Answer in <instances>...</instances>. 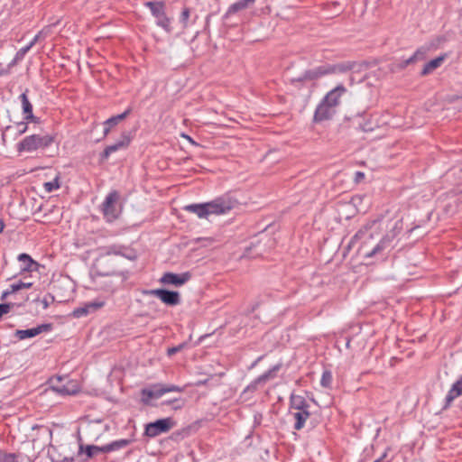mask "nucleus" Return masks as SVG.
Instances as JSON below:
<instances>
[{
	"label": "nucleus",
	"instance_id": "nucleus-28",
	"mask_svg": "<svg viewBox=\"0 0 462 462\" xmlns=\"http://www.w3.org/2000/svg\"><path fill=\"white\" fill-rule=\"evenodd\" d=\"M255 0H240L233 4L227 10L226 14L230 15L236 12L245 9L249 5L253 4Z\"/></svg>",
	"mask_w": 462,
	"mask_h": 462
},
{
	"label": "nucleus",
	"instance_id": "nucleus-49",
	"mask_svg": "<svg viewBox=\"0 0 462 462\" xmlns=\"http://www.w3.org/2000/svg\"><path fill=\"white\" fill-rule=\"evenodd\" d=\"M385 457H386V454H383L381 457H379L378 459L374 460V462H381Z\"/></svg>",
	"mask_w": 462,
	"mask_h": 462
},
{
	"label": "nucleus",
	"instance_id": "nucleus-36",
	"mask_svg": "<svg viewBox=\"0 0 462 462\" xmlns=\"http://www.w3.org/2000/svg\"><path fill=\"white\" fill-rule=\"evenodd\" d=\"M44 188H45L46 191L51 192L55 189H58L60 188V184H59L58 180H55L53 181H49V182L44 183Z\"/></svg>",
	"mask_w": 462,
	"mask_h": 462
},
{
	"label": "nucleus",
	"instance_id": "nucleus-40",
	"mask_svg": "<svg viewBox=\"0 0 462 462\" xmlns=\"http://www.w3.org/2000/svg\"><path fill=\"white\" fill-rule=\"evenodd\" d=\"M51 462H73L74 458L72 457H64L62 458L55 457L53 456L51 457Z\"/></svg>",
	"mask_w": 462,
	"mask_h": 462
},
{
	"label": "nucleus",
	"instance_id": "nucleus-6",
	"mask_svg": "<svg viewBox=\"0 0 462 462\" xmlns=\"http://www.w3.org/2000/svg\"><path fill=\"white\" fill-rule=\"evenodd\" d=\"M210 216H221L229 213L236 206V200L228 195L217 197L207 202Z\"/></svg>",
	"mask_w": 462,
	"mask_h": 462
},
{
	"label": "nucleus",
	"instance_id": "nucleus-17",
	"mask_svg": "<svg viewBox=\"0 0 462 462\" xmlns=\"http://www.w3.org/2000/svg\"><path fill=\"white\" fill-rule=\"evenodd\" d=\"M145 5L150 8L152 14L158 18V23L166 28L169 21L164 16L163 4L161 2H147Z\"/></svg>",
	"mask_w": 462,
	"mask_h": 462
},
{
	"label": "nucleus",
	"instance_id": "nucleus-4",
	"mask_svg": "<svg viewBox=\"0 0 462 462\" xmlns=\"http://www.w3.org/2000/svg\"><path fill=\"white\" fill-rule=\"evenodd\" d=\"M50 385L53 392L60 395H75L80 391L79 383L68 376H55L50 380Z\"/></svg>",
	"mask_w": 462,
	"mask_h": 462
},
{
	"label": "nucleus",
	"instance_id": "nucleus-13",
	"mask_svg": "<svg viewBox=\"0 0 462 462\" xmlns=\"http://www.w3.org/2000/svg\"><path fill=\"white\" fill-rule=\"evenodd\" d=\"M191 279V273L185 272L181 273H165L160 278V282L163 284H171L176 287H180Z\"/></svg>",
	"mask_w": 462,
	"mask_h": 462
},
{
	"label": "nucleus",
	"instance_id": "nucleus-9",
	"mask_svg": "<svg viewBox=\"0 0 462 462\" xmlns=\"http://www.w3.org/2000/svg\"><path fill=\"white\" fill-rule=\"evenodd\" d=\"M380 223L378 220H373L362 226L353 236L352 242L360 241L363 246L370 240H373L379 234Z\"/></svg>",
	"mask_w": 462,
	"mask_h": 462
},
{
	"label": "nucleus",
	"instance_id": "nucleus-39",
	"mask_svg": "<svg viewBox=\"0 0 462 462\" xmlns=\"http://www.w3.org/2000/svg\"><path fill=\"white\" fill-rule=\"evenodd\" d=\"M132 112V108L129 106L126 108L122 114L117 116H114V118L119 123L120 121L125 119L127 116Z\"/></svg>",
	"mask_w": 462,
	"mask_h": 462
},
{
	"label": "nucleus",
	"instance_id": "nucleus-27",
	"mask_svg": "<svg viewBox=\"0 0 462 462\" xmlns=\"http://www.w3.org/2000/svg\"><path fill=\"white\" fill-rule=\"evenodd\" d=\"M142 393L150 399H159L165 394L164 384H154L149 389H143Z\"/></svg>",
	"mask_w": 462,
	"mask_h": 462
},
{
	"label": "nucleus",
	"instance_id": "nucleus-43",
	"mask_svg": "<svg viewBox=\"0 0 462 462\" xmlns=\"http://www.w3.org/2000/svg\"><path fill=\"white\" fill-rule=\"evenodd\" d=\"M181 347H182V346L180 345L178 346H172V347L168 348V350H167L168 356H173L174 354L179 352L181 349Z\"/></svg>",
	"mask_w": 462,
	"mask_h": 462
},
{
	"label": "nucleus",
	"instance_id": "nucleus-45",
	"mask_svg": "<svg viewBox=\"0 0 462 462\" xmlns=\"http://www.w3.org/2000/svg\"><path fill=\"white\" fill-rule=\"evenodd\" d=\"M13 292H10V289L3 291L2 295H1V300H4L8 295H10Z\"/></svg>",
	"mask_w": 462,
	"mask_h": 462
},
{
	"label": "nucleus",
	"instance_id": "nucleus-20",
	"mask_svg": "<svg viewBox=\"0 0 462 462\" xmlns=\"http://www.w3.org/2000/svg\"><path fill=\"white\" fill-rule=\"evenodd\" d=\"M428 49L425 47L419 48L409 59L400 61L396 66L398 69H404L410 64H413L426 58Z\"/></svg>",
	"mask_w": 462,
	"mask_h": 462
},
{
	"label": "nucleus",
	"instance_id": "nucleus-26",
	"mask_svg": "<svg viewBox=\"0 0 462 462\" xmlns=\"http://www.w3.org/2000/svg\"><path fill=\"white\" fill-rule=\"evenodd\" d=\"M446 57H447V55L444 54V55L439 56V57L431 60L430 61L427 62L424 65L420 74L422 76H426V75L433 72L435 69H437L438 68H439L441 66L443 61L446 60Z\"/></svg>",
	"mask_w": 462,
	"mask_h": 462
},
{
	"label": "nucleus",
	"instance_id": "nucleus-1",
	"mask_svg": "<svg viewBox=\"0 0 462 462\" xmlns=\"http://www.w3.org/2000/svg\"><path fill=\"white\" fill-rule=\"evenodd\" d=\"M330 73H342L344 75V80L337 87L363 84L367 77L366 67H358L356 69L355 66L346 67L345 65L338 64L314 68L306 71L304 78L312 80Z\"/></svg>",
	"mask_w": 462,
	"mask_h": 462
},
{
	"label": "nucleus",
	"instance_id": "nucleus-14",
	"mask_svg": "<svg viewBox=\"0 0 462 462\" xmlns=\"http://www.w3.org/2000/svg\"><path fill=\"white\" fill-rule=\"evenodd\" d=\"M106 304V300L102 298H97L92 301L86 302L82 307L77 308L73 310L75 318H81L90 313H94Z\"/></svg>",
	"mask_w": 462,
	"mask_h": 462
},
{
	"label": "nucleus",
	"instance_id": "nucleus-3",
	"mask_svg": "<svg viewBox=\"0 0 462 462\" xmlns=\"http://www.w3.org/2000/svg\"><path fill=\"white\" fill-rule=\"evenodd\" d=\"M53 138L49 134H32L24 137L17 144L19 152H32L39 149H44L51 144Z\"/></svg>",
	"mask_w": 462,
	"mask_h": 462
},
{
	"label": "nucleus",
	"instance_id": "nucleus-34",
	"mask_svg": "<svg viewBox=\"0 0 462 462\" xmlns=\"http://www.w3.org/2000/svg\"><path fill=\"white\" fill-rule=\"evenodd\" d=\"M0 462H18V460L15 454L0 451Z\"/></svg>",
	"mask_w": 462,
	"mask_h": 462
},
{
	"label": "nucleus",
	"instance_id": "nucleus-18",
	"mask_svg": "<svg viewBox=\"0 0 462 462\" xmlns=\"http://www.w3.org/2000/svg\"><path fill=\"white\" fill-rule=\"evenodd\" d=\"M184 210L195 214L199 218L201 219H208L210 217L207 202L187 205L184 207Z\"/></svg>",
	"mask_w": 462,
	"mask_h": 462
},
{
	"label": "nucleus",
	"instance_id": "nucleus-32",
	"mask_svg": "<svg viewBox=\"0 0 462 462\" xmlns=\"http://www.w3.org/2000/svg\"><path fill=\"white\" fill-rule=\"evenodd\" d=\"M118 122L114 118V116L109 117L106 119L103 125H104V135H107L110 132L111 128L116 125Z\"/></svg>",
	"mask_w": 462,
	"mask_h": 462
},
{
	"label": "nucleus",
	"instance_id": "nucleus-2",
	"mask_svg": "<svg viewBox=\"0 0 462 462\" xmlns=\"http://www.w3.org/2000/svg\"><path fill=\"white\" fill-rule=\"evenodd\" d=\"M346 88H331L318 105L314 113V121L322 122L332 117Z\"/></svg>",
	"mask_w": 462,
	"mask_h": 462
},
{
	"label": "nucleus",
	"instance_id": "nucleus-8",
	"mask_svg": "<svg viewBox=\"0 0 462 462\" xmlns=\"http://www.w3.org/2000/svg\"><path fill=\"white\" fill-rule=\"evenodd\" d=\"M118 199L119 193L116 190H113L106 195L102 203L101 209L107 222L115 221L119 216V211L116 208Z\"/></svg>",
	"mask_w": 462,
	"mask_h": 462
},
{
	"label": "nucleus",
	"instance_id": "nucleus-24",
	"mask_svg": "<svg viewBox=\"0 0 462 462\" xmlns=\"http://www.w3.org/2000/svg\"><path fill=\"white\" fill-rule=\"evenodd\" d=\"M27 91L28 90H26L24 93H23L20 96L21 100H22L23 111V115H24L23 119L26 121L30 120L32 122H36L37 118L33 116L32 106L28 99Z\"/></svg>",
	"mask_w": 462,
	"mask_h": 462
},
{
	"label": "nucleus",
	"instance_id": "nucleus-31",
	"mask_svg": "<svg viewBox=\"0 0 462 462\" xmlns=\"http://www.w3.org/2000/svg\"><path fill=\"white\" fill-rule=\"evenodd\" d=\"M32 286V282H24L19 281L18 282L10 285V292H16L23 289H29Z\"/></svg>",
	"mask_w": 462,
	"mask_h": 462
},
{
	"label": "nucleus",
	"instance_id": "nucleus-30",
	"mask_svg": "<svg viewBox=\"0 0 462 462\" xmlns=\"http://www.w3.org/2000/svg\"><path fill=\"white\" fill-rule=\"evenodd\" d=\"M332 381V373L329 370H324L320 378V385L324 388H331Z\"/></svg>",
	"mask_w": 462,
	"mask_h": 462
},
{
	"label": "nucleus",
	"instance_id": "nucleus-47",
	"mask_svg": "<svg viewBox=\"0 0 462 462\" xmlns=\"http://www.w3.org/2000/svg\"><path fill=\"white\" fill-rule=\"evenodd\" d=\"M5 224L3 220L0 218V234L4 231Z\"/></svg>",
	"mask_w": 462,
	"mask_h": 462
},
{
	"label": "nucleus",
	"instance_id": "nucleus-7",
	"mask_svg": "<svg viewBox=\"0 0 462 462\" xmlns=\"http://www.w3.org/2000/svg\"><path fill=\"white\" fill-rule=\"evenodd\" d=\"M174 426L175 422L171 417L159 419L145 425L144 435L149 438H155L162 433H167Z\"/></svg>",
	"mask_w": 462,
	"mask_h": 462
},
{
	"label": "nucleus",
	"instance_id": "nucleus-33",
	"mask_svg": "<svg viewBox=\"0 0 462 462\" xmlns=\"http://www.w3.org/2000/svg\"><path fill=\"white\" fill-rule=\"evenodd\" d=\"M85 452L87 457L89 458L96 456L98 453H101L102 449L101 447L99 446L88 445L86 447Z\"/></svg>",
	"mask_w": 462,
	"mask_h": 462
},
{
	"label": "nucleus",
	"instance_id": "nucleus-12",
	"mask_svg": "<svg viewBox=\"0 0 462 462\" xmlns=\"http://www.w3.org/2000/svg\"><path fill=\"white\" fill-rule=\"evenodd\" d=\"M281 366V364H277L271 367L268 371L255 378L243 390L241 395H245L247 393H254L257 390L258 384L265 383L266 381L274 378L275 374L280 370Z\"/></svg>",
	"mask_w": 462,
	"mask_h": 462
},
{
	"label": "nucleus",
	"instance_id": "nucleus-5",
	"mask_svg": "<svg viewBox=\"0 0 462 462\" xmlns=\"http://www.w3.org/2000/svg\"><path fill=\"white\" fill-rule=\"evenodd\" d=\"M402 230V225L396 222L393 227L384 235L372 250L365 253V258H371L387 249L394 246V240Z\"/></svg>",
	"mask_w": 462,
	"mask_h": 462
},
{
	"label": "nucleus",
	"instance_id": "nucleus-23",
	"mask_svg": "<svg viewBox=\"0 0 462 462\" xmlns=\"http://www.w3.org/2000/svg\"><path fill=\"white\" fill-rule=\"evenodd\" d=\"M291 415L295 420L293 428L296 430H300L304 428L307 420L310 416V411H291Z\"/></svg>",
	"mask_w": 462,
	"mask_h": 462
},
{
	"label": "nucleus",
	"instance_id": "nucleus-50",
	"mask_svg": "<svg viewBox=\"0 0 462 462\" xmlns=\"http://www.w3.org/2000/svg\"><path fill=\"white\" fill-rule=\"evenodd\" d=\"M83 448H84V447L81 445V446L79 447V452H82V451H83Z\"/></svg>",
	"mask_w": 462,
	"mask_h": 462
},
{
	"label": "nucleus",
	"instance_id": "nucleus-37",
	"mask_svg": "<svg viewBox=\"0 0 462 462\" xmlns=\"http://www.w3.org/2000/svg\"><path fill=\"white\" fill-rule=\"evenodd\" d=\"M183 390H184V388L174 385V384L164 385L165 393H172V392L181 393V392H183Z\"/></svg>",
	"mask_w": 462,
	"mask_h": 462
},
{
	"label": "nucleus",
	"instance_id": "nucleus-11",
	"mask_svg": "<svg viewBox=\"0 0 462 462\" xmlns=\"http://www.w3.org/2000/svg\"><path fill=\"white\" fill-rule=\"evenodd\" d=\"M104 255H120L125 257L130 261H134L137 259L136 252L129 246L120 245V244H112L106 245L103 248Z\"/></svg>",
	"mask_w": 462,
	"mask_h": 462
},
{
	"label": "nucleus",
	"instance_id": "nucleus-15",
	"mask_svg": "<svg viewBox=\"0 0 462 462\" xmlns=\"http://www.w3.org/2000/svg\"><path fill=\"white\" fill-rule=\"evenodd\" d=\"M51 330V324L44 323V324H41L34 328H28V329H17L14 332V336L19 340H24L26 338L34 337L40 335L41 333L49 332Z\"/></svg>",
	"mask_w": 462,
	"mask_h": 462
},
{
	"label": "nucleus",
	"instance_id": "nucleus-41",
	"mask_svg": "<svg viewBox=\"0 0 462 462\" xmlns=\"http://www.w3.org/2000/svg\"><path fill=\"white\" fill-rule=\"evenodd\" d=\"M11 309L10 304L8 303H1L0 304V318L4 315L9 312Z\"/></svg>",
	"mask_w": 462,
	"mask_h": 462
},
{
	"label": "nucleus",
	"instance_id": "nucleus-42",
	"mask_svg": "<svg viewBox=\"0 0 462 462\" xmlns=\"http://www.w3.org/2000/svg\"><path fill=\"white\" fill-rule=\"evenodd\" d=\"M189 17V10L188 8H185L181 13V22L184 24V27L187 26V21Z\"/></svg>",
	"mask_w": 462,
	"mask_h": 462
},
{
	"label": "nucleus",
	"instance_id": "nucleus-29",
	"mask_svg": "<svg viewBox=\"0 0 462 462\" xmlns=\"http://www.w3.org/2000/svg\"><path fill=\"white\" fill-rule=\"evenodd\" d=\"M41 33L34 36L33 40L25 47L20 49L15 55L14 60H22L24 55L27 53V51L38 42L40 38Z\"/></svg>",
	"mask_w": 462,
	"mask_h": 462
},
{
	"label": "nucleus",
	"instance_id": "nucleus-16",
	"mask_svg": "<svg viewBox=\"0 0 462 462\" xmlns=\"http://www.w3.org/2000/svg\"><path fill=\"white\" fill-rule=\"evenodd\" d=\"M130 143V136L126 133H124L116 143L105 148L102 153V158L107 159L113 152H116L120 149L126 148Z\"/></svg>",
	"mask_w": 462,
	"mask_h": 462
},
{
	"label": "nucleus",
	"instance_id": "nucleus-19",
	"mask_svg": "<svg viewBox=\"0 0 462 462\" xmlns=\"http://www.w3.org/2000/svg\"><path fill=\"white\" fill-rule=\"evenodd\" d=\"M462 395V376L457 380L448 390L446 397H445V406L444 408H448L450 406L452 402L457 397Z\"/></svg>",
	"mask_w": 462,
	"mask_h": 462
},
{
	"label": "nucleus",
	"instance_id": "nucleus-21",
	"mask_svg": "<svg viewBox=\"0 0 462 462\" xmlns=\"http://www.w3.org/2000/svg\"><path fill=\"white\" fill-rule=\"evenodd\" d=\"M17 260L21 263V272L36 271L39 266V263L25 253L20 254Z\"/></svg>",
	"mask_w": 462,
	"mask_h": 462
},
{
	"label": "nucleus",
	"instance_id": "nucleus-35",
	"mask_svg": "<svg viewBox=\"0 0 462 462\" xmlns=\"http://www.w3.org/2000/svg\"><path fill=\"white\" fill-rule=\"evenodd\" d=\"M164 403L168 405H172L173 410H180L184 406V401L180 398L167 401Z\"/></svg>",
	"mask_w": 462,
	"mask_h": 462
},
{
	"label": "nucleus",
	"instance_id": "nucleus-38",
	"mask_svg": "<svg viewBox=\"0 0 462 462\" xmlns=\"http://www.w3.org/2000/svg\"><path fill=\"white\" fill-rule=\"evenodd\" d=\"M16 131H17V134H24L27 129H28V126H27V123L26 122H20V123H17L16 125Z\"/></svg>",
	"mask_w": 462,
	"mask_h": 462
},
{
	"label": "nucleus",
	"instance_id": "nucleus-44",
	"mask_svg": "<svg viewBox=\"0 0 462 462\" xmlns=\"http://www.w3.org/2000/svg\"><path fill=\"white\" fill-rule=\"evenodd\" d=\"M365 178V173L364 172H361V171H356V177H355V180L356 182H359L361 180H363Z\"/></svg>",
	"mask_w": 462,
	"mask_h": 462
},
{
	"label": "nucleus",
	"instance_id": "nucleus-22",
	"mask_svg": "<svg viewBox=\"0 0 462 462\" xmlns=\"http://www.w3.org/2000/svg\"><path fill=\"white\" fill-rule=\"evenodd\" d=\"M290 409L294 411H310V404L303 396L291 393L290 396Z\"/></svg>",
	"mask_w": 462,
	"mask_h": 462
},
{
	"label": "nucleus",
	"instance_id": "nucleus-10",
	"mask_svg": "<svg viewBox=\"0 0 462 462\" xmlns=\"http://www.w3.org/2000/svg\"><path fill=\"white\" fill-rule=\"evenodd\" d=\"M143 294L157 297L168 306H176L180 303V294L175 291H169L166 289H152L144 290Z\"/></svg>",
	"mask_w": 462,
	"mask_h": 462
},
{
	"label": "nucleus",
	"instance_id": "nucleus-48",
	"mask_svg": "<svg viewBox=\"0 0 462 462\" xmlns=\"http://www.w3.org/2000/svg\"><path fill=\"white\" fill-rule=\"evenodd\" d=\"M207 383H208V380L199 381V382L197 383V385H204V384H206Z\"/></svg>",
	"mask_w": 462,
	"mask_h": 462
},
{
	"label": "nucleus",
	"instance_id": "nucleus-46",
	"mask_svg": "<svg viewBox=\"0 0 462 462\" xmlns=\"http://www.w3.org/2000/svg\"><path fill=\"white\" fill-rule=\"evenodd\" d=\"M263 358V356H259L253 364L252 367L255 366L256 364H258L259 361H261Z\"/></svg>",
	"mask_w": 462,
	"mask_h": 462
},
{
	"label": "nucleus",
	"instance_id": "nucleus-25",
	"mask_svg": "<svg viewBox=\"0 0 462 462\" xmlns=\"http://www.w3.org/2000/svg\"><path fill=\"white\" fill-rule=\"evenodd\" d=\"M130 444V440L126 439H121L106 445L101 446V449L103 453H110L113 451L120 450Z\"/></svg>",
	"mask_w": 462,
	"mask_h": 462
}]
</instances>
